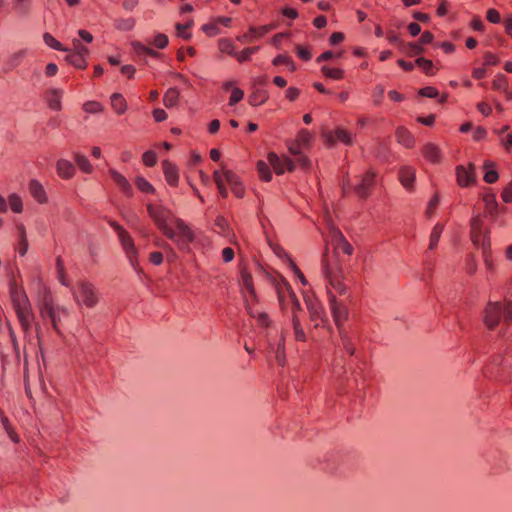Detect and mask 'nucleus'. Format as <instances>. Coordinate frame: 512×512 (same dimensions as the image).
Returning a JSON list of instances; mask_svg holds the SVG:
<instances>
[{
  "instance_id": "f257e3e1",
  "label": "nucleus",
  "mask_w": 512,
  "mask_h": 512,
  "mask_svg": "<svg viewBox=\"0 0 512 512\" xmlns=\"http://www.w3.org/2000/svg\"><path fill=\"white\" fill-rule=\"evenodd\" d=\"M146 209L157 229L167 239L173 241L180 251L190 250L196 235L183 219L175 217L170 209L162 205L148 203Z\"/></svg>"
},
{
  "instance_id": "f03ea898",
  "label": "nucleus",
  "mask_w": 512,
  "mask_h": 512,
  "mask_svg": "<svg viewBox=\"0 0 512 512\" xmlns=\"http://www.w3.org/2000/svg\"><path fill=\"white\" fill-rule=\"evenodd\" d=\"M10 299L23 332L29 334L35 316L25 291L18 289L16 285L11 286Z\"/></svg>"
},
{
  "instance_id": "7ed1b4c3",
  "label": "nucleus",
  "mask_w": 512,
  "mask_h": 512,
  "mask_svg": "<svg viewBox=\"0 0 512 512\" xmlns=\"http://www.w3.org/2000/svg\"><path fill=\"white\" fill-rule=\"evenodd\" d=\"M501 319H503V323L507 327L512 325V301H489L483 310V323L485 327L493 331L499 325Z\"/></svg>"
},
{
  "instance_id": "20e7f679",
  "label": "nucleus",
  "mask_w": 512,
  "mask_h": 512,
  "mask_svg": "<svg viewBox=\"0 0 512 512\" xmlns=\"http://www.w3.org/2000/svg\"><path fill=\"white\" fill-rule=\"evenodd\" d=\"M377 172L373 168L367 169L359 176V183L352 184L349 177L342 180V190L345 195L354 193L360 200L368 199L376 184Z\"/></svg>"
},
{
  "instance_id": "39448f33",
  "label": "nucleus",
  "mask_w": 512,
  "mask_h": 512,
  "mask_svg": "<svg viewBox=\"0 0 512 512\" xmlns=\"http://www.w3.org/2000/svg\"><path fill=\"white\" fill-rule=\"evenodd\" d=\"M239 285L242 293L247 292V295L243 294L244 307L247 313L251 317H255L254 306L260 302V297L256 291L253 276L248 269V264L244 261L239 263Z\"/></svg>"
},
{
  "instance_id": "423d86ee",
  "label": "nucleus",
  "mask_w": 512,
  "mask_h": 512,
  "mask_svg": "<svg viewBox=\"0 0 512 512\" xmlns=\"http://www.w3.org/2000/svg\"><path fill=\"white\" fill-rule=\"evenodd\" d=\"M484 221L480 215L474 216L470 221V238L472 243L482 249L485 262L491 256V242L488 232H483Z\"/></svg>"
},
{
  "instance_id": "0eeeda50",
  "label": "nucleus",
  "mask_w": 512,
  "mask_h": 512,
  "mask_svg": "<svg viewBox=\"0 0 512 512\" xmlns=\"http://www.w3.org/2000/svg\"><path fill=\"white\" fill-rule=\"evenodd\" d=\"M120 244L126 257L128 258L131 266L138 272H143L139 265V251L135 246L134 240L127 230L122 231L118 234Z\"/></svg>"
},
{
  "instance_id": "6e6552de",
  "label": "nucleus",
  "mask_w": 512,
  "mask_h": 512,
  "mask_svg": "<svg viewBox=\"0 0 512 512\" xmlns=\"http://www.w3.org/2000/svg\"><path fill=\"white\" fill-rule=\"evenodd\" d=\"M38 308L40 316L43 319H50L54 316V314L62 311L65 312V309H60L54 303V299L52 293L49 289L45 288L40 294V299L38 302Z\"/></svg>"
},
{
  "instance_id": "1a4fd4ad",
  "label": "nucleus",
  "mask_w": 512,
  "mask_h": 512,
  "mask_svg": "<svg viewBox=\"0 0 512 512\" xmlns=\"http://www.w3.org/2000/svg\"><path fill=\"white\" fill-rule=\"evenodd\" d=\"M38 308L40 316L43 319H50L54 316V314L62 311L65 312V309H60L54 303V299L52 293L49 289L45 288L40 294V299L38 302Z\"/></svg>"
},
{
  "instance_id": "9d476101",
  "label": "nucleus",
  "mask_w": 512,
  "mask_h": 512,
  "mask_svg": "<svg viewBox=\"0 0 512 512\" xmlns=\"http://www.w3.org/2000/svg\"><path fill=\"white\" fill-rule=\"evenodd\" d=\"M328 301L335 325L338 330H341L344 322L348 319L349 311L342 302L337 300L336 296L331 291H328Z\"/></svg>"
},
{
  "instance_id": "9b49d317",
  "label": "nucleus",
  "mask_w": 512,
  "mask_h": 512,
  "mask_svg": "<svg viewBox=\"0 0 512 512\" xmlns=\"http://www.w3.org/2000/svg\"><path fill=\"white\" fill-rule=\"evenodd\" d=\"M325 144L328 147H333L337 142L350 146L353 144V137L351 133L341 127H337L334 131H328L322 134Z\"/></svg>"
},
{
  "instance_id": "f8f14e48",
  "label": "nucleus",
  "mask_w": 512,
  "mask_h": 512,
  "mask_svg": "<svg viewBox=\"0 0 512 512\" xmlns=\"http://www.w3.org/2000/svg\"><path fill=\"white\" fill-rule=\"evenodd\" d=\"M455 173L457 184L460 187H469L476 182L475 165L471 162L467 167L463 165L456 166Z\"/></svg>"
},
{
  "instance_id": "ddd939ff",
  "label": "nucleus",
  "mask_w": 512,
  "mask_h": 512,
  "mask_svg": "<svg viewBox=\"0 0 512 512\" xmlns=\"http://www.w3.org/2000/svg\"><path fill=\"white\" fill-rule=\"evenodd\" d=\"M76 297L80 298L88 308L95 306L98 302L95 288L90 282L83 281L78 284Z\"/></svg>"
},
{
  "instance_id": "4468645a",
  "label": "nucleus",
  "mask_w": 512,
  "mask_h": 512,
  "mask_svg": "<svg viewBox=\"0 0 512 512\" xmlns=\"http://www.w3.org/2000/svg\"><path fill=\"white\" fill-rule=\"evenodd\" d=\"M223 176L226 183L230 186L233 195L239 199L243 198L245 196L246 189L240 176L225 167H223Z\"/></svg>"
},
{
  "instance_id": "2eb2a0df",
  "label": "nucleus",
  "mask_w": 512,
  "mask_h": 512,
  "mask_svg": "<svg viewBox=\"0 0 512 512\" xmlns=\"http://www.w3.org/2000/svg\"><path fill=\"white\" fill-rule=\"evenodd\" d=\"M275 28L276 26L274 24L262 25L259 27L251 26L246 33L237 36L236 40L241 43H252L257 39L264 37L267 33Z\"/></svg>"
},
{
  "instance_id": "dca6fc26",
  "label": "nucleus",
  "mask_w": 512,
  "mask_h": 512,
  "mask_svg": "<svg viewBox=\"0 0 512 512\" xmlns=\"http://www.w3.org/2000/svg\"><path fill=\"white\" fill-rule=\"evenodd\" d=\"M307 309L311 322L317 328L319 326L325 327L328 324V318L326 316L323 306L319 302L310 301L307 303Z\"/></svg>"
},
{
  "instance_id": "f3484780",
  "label": "nucleus",
  "mask_w": 512,
  "mask_h": 512,
  "mask_svg": "<svg viewBox=\"0 0 512 512\" xmlns=\"http://www.w3.org/2000/svg\"><path fill=\"white\" fill-rule=\"evenodd\" d=\"M162 169L167 184L171 187H177L179 183V170L176 164L165 159L162 161Z\"/></svg>"
},
{
  "instance_id": "a211bd4d",
  "label": "nucleus",
  "mask_w": 512,
  "mask_h": 512,
  "mask_svg": "<svg viewBox=\"0 0 512 512\" xmlns=\"http://www.w3.org/2000/svg\"><path fill=\"white\" fill-rule=\"evenodd\" d=\"M399 181L403 187L408 191L414 190V183L416 179L415 169L411 166H403L398 172Z\"/></svg>"
},
{
  "instance_id": "6ab92c4d",
  "label": "nucleus",
  "mask_w": 512,
  "mask_h": 512,
  "mask_svg": "<svg viewBox=\"0 0 512 512\" xmlns=\"http://www.w3.org/2000/svg\"><path fill=\"white\" fill-rule=\"evenodd\" d=\"M421 153L423 157L429 161L432 164H438L441 162L442 159V153L440 148L434 144V143H427L425 144L422 149Z\"/></svg>"
},
{
  "instance_id": "aec40b11",
  "label": "nucleus",
  "mask_w": 512,
  "mask_h": 512,
  "mask_svg": "<svg viewBox=\"0 0 512 512\" xmlns=\"http://www.w3.org/2000/svg\"><path fill=\"white\" fill-rule=\"evenodd\" d=\"M31 196L39 203L45 204L48 202V196L43 185L36 179H32L28 185Z\"/></svg>"
},
{
  "instance_id": "412c9836",
  "label": "nucleus",
  "mask_w": 512,
  "mask_h": 512,
  "mask_svg": "<svg viewBox=\"0 0 512 512\" xmlns=\"http://www.w3.org/2000/svg\"><path fill=\"white\" fill-rule=\"evenodd\" d=\"M111 178L115 182V184L119 187V189L128 197L133 195V189L129 181L126 179L124 175L121 173L112 170L110 172Z\"/></svg>"
},
{
  "instance_id": "4be33fe9",
  "label": "nucleus",
  "mask_w": 512,
  "mask_h": 512,
  "mask_svg": "<svg viewBox=\"0 0 512 512\" xmlns=\"http://www.w3.org/2000/svg\"><path fill=\"white\" fill-rule=\"evenodd\" d=\"M268 99L269 94L266 90L254 87L248 96V103L253 107H257L264 104Z\"/></svg>"
},
{
  "instance_id": "5701e85b",
  "label": "nucleus",
  "mask_w": 512,
  "mask_h": 512,
  "mask_svg": "<svg viewBox=\"0 0 512 512\" xmlns=\"http://www.w3.org/2000/svg\"><path fill=\"white\" fill-rule=\"evenodd\" d=\"M397 141L407 148H412L415 144V138L411 132L404 126H400L395 132Z\"/></svg>"
},
{
  "instance_id": "b1692460",
  "label": "nucleus",
  "mask_w": 512,
  "mask_h": 512,
  "mask_svg": "<svg viewBox=\"0 0 512 512\" xmlns=\"http://www.w3.org/2000/svg\"><path fill=\"white\" fill-rule=\"evenodd\" d=\"M0 422H1L4 430L6 431L8 437L14 443H16V444L19 443L20 442V437H19L18 433L16 432V430L12 426L10 420L8 419V417L6 416V414L4 413V411L2 409H0Z\"/></svg>"
},
{
  "instance_id": "393cba45",
  "label": "nucleus",
  "mask_w": 512,
  "mask_h": 512,
  "mask_svg": "<svg viewBox=\"0 0 512 512\" xmlns=\"http://www.w3.org/2000/svg\"><path fill=\"white\" fill-rule=\"evenodd\" d=\"M334 248L337 252H341L348 256H351L354 251L353 246L349 243V241L340 231L338 232V235L335 239Z\"/></svg>"
},
{
  "instance_id": "a878e982",
  "label": "nucleus",
  "mask_w": 512,
  "mask_h": 512,
  "mask_svg": "<svg viewBox=\"0 0 512 512\" xmlns=\"http://www.w3.org/2000/svg\"><path fill=\"white\" fill-rule=\"evenodd\" d=\"M57 173L61 178L69 179L73 177L75 167L70 161L61 159L57 162Z\"/></svg>"
},
{
  "instance_id": "bb28decb",
  "label": "nucleus",
  "mask_w": 512,
  "mask_h": 512,
  "mask_svg": "<svg viewBox=\"0 0 512 512\" xmlns=\"http://www.w3.org/2000/svg\"><path fill=\"white\" fill-rule=\"evenodd\" d=\"M111 106L118 115L124 114L127 110V102L120 93L111 95Z\"/></svg>"
},
{
  "instance_id": "cd10ccee",
  "label": "nucleus",
  "mask_w": 512,
  "mask_h": 512,
  "mask_svg": "<svg viewBox=\"0 0 512 512\" xmlns=\"http://www.w3.org/2000/svg\"><path fill=\"white\" fill-rule=\"evenodd\" d=\"M267 160L277 175H281L285 172L284 158L281 159L275 152H269Z\"/></svg>"
},
{
  "instance_id": "c85d7f7f",
  "label": "nucleus",
  "mask_w": 512,
  "mask_h": 512,
  "mask_svg": "<svg viewBox=\"0 0 512 512\" xmlns=\"http://www.w3.org/2000/svg\"><path fill=\"white\" fill-rule=\"evenodd\" d=\"M213 180L217 186V190L220 196L224 199L228 197V190L225 186V178L223 176V168L221 170H215L213 172Z\"/></svg>"
},
{
  "instance_id": "c756f323",
  "label": "nucleus",
  "mask_w": 512,
  "mask_h": 512,
  "mask_svg": "<svg viewBox=\"0 0 512 512\" xmlns=\"http://www.w3.org/2000/svg\"><path fill=\"white\" fill-rule=\"evenodd\" d=\"M180 92L177 88H169L163 96V104L167 108L175 107L179 101Z\"/></svg>"
},
{
  "instance_id": "7c9ffc66",
  "label": "nucleus",
  "mask_w": 512,
  "mask_h": 512,
  "mask_svg": "<svg viewBox=\"0 0 512 512\" xmlns=\"http://www.w3.org/2000/svg\"><path fill=\"white\" fill-rule=\"evenodd\" d=\"M270 166L271 165L269 164V162L266 163L263 160H258L257 161L256 169H257L258 176H259L260 180H262L264 182H270L271 181V179H272V172H271Z\"/></svg>"
},
{
  "instance_id": "2f4dec72",
  "label": "nucleus",
  "mask_w": 512,
  "mask_h": 512,
  "mask_svg": "<svg viewBox=\"0 0 512 512\" xmlns=\"http://www.w3.org/2000/svg\"><path fill=\"white\" fill-rule=\"evenodd\" d=\"M65 60L77 69L84 70L88 66L86 58H84L81 54H76L74 52H70L65 57Z\"/></svg>"
},
{
  "instance_id": "473e14b6",
  "label": "nucleus",
  "mask_w": 512,
  "mask_h": 512,
  "mask_svg": "<svg viewBox=\"0 0 512 512\" xmlns=\"http://www.w3.org/2000/svg\"><path fill=\"white\" fill-rule=\"evenodd\" d=\"M485 174L483 176V180L488 184L495 183L498 178L499 174L495 170V164L493 162L486 161L484 164Z\"/></svg>"
},
{
  "instance_id": "72a5a7b5",
  "label": "nucleus",
  "mask_w": 512,
  "mask_h": 512,
  "mask_svg": "<svg viewBox=\"0 0 512 512\" xmlns=\"http://www.w3.org/2000/svg\"><path fill=\"white\" fill-rule=\"evenodd\" d=\"M18 230H19V243H18L17 250L21 256H25L28 251L29 243H28V240L26 237V230H25L24 225L20 224L18 226Z\"/></svg>"
},
{
  "instance_id": "f704fd0d",
  "label": "nucleus",
  "mask_w": 512,
  "mask_h": 512,
  "mask_svg": "<svg viewBox=\"0 0 512 512\" xmlns=\"http://www.w3.org/2000/svg\"><path fill=\"white\" fill-rule=\"evenodd\" d=\"M292 324H293L295 339L300 342H305L307 340V337H306L304 329L300 323L298 315L295 312L293 313V316H292Z\"/></svg>"
},
{
  "instance_id": "c9c22d12",
  "label": "nucleus",
  "mask_w": 512,
  "mask_h": 512,
  "mask_svg": "<svg viewBox=\"0 0 512 512\" xmlns=\"http://www.w3.org/2000/svg\"><path fill=\"white\" fill-rule=\"evenodd\" d=\"M259 50V46L247 47L240 52H235L233 56L239 63L248 62L251 60V56Z\"/></svg>"
},
{
  "instance_id": "e433bc0d",
  "label": "nucleus",
  "mask_w": 512,
  "mask_h": 512,
  "mask_svg": "<svg viewBox=\"0 0 512 512\" xmlns=\"http://www.w3.org/2000/svg\"><path fill=\"white\" fill-rule=\"evenodd\" d=\"M218 48L221 53H225L229 56L235 55V46L233 41L230 38H220L218 40Z\"/></svg>"
},
{
  "instance_id": "4c0bfd02",
  "label": "nucleus",
  "mask_w": 512,
  "mask_h": 512,
  "mask_svg": "<svg viewBox=\"0 0 512 512\" xmlns=\"http://www.w3.org/2000/svg\"><path fill=\"white\" fill-rule=\"evenodd\" d=\"M51 96L47 99L48 107L54 111H60L62 108L60 91L53 89L50 91Z\"/></svg>"
},
{
  "instance_id": "58836bf2",
  "label": "nucleus",
  "mask_w": 512,
  "mask_h": 512,
  "mask_svg": "<svg viewBox=\"0 0 512 512\" xmlns=\"http://www.w3.org/2000/svg\"><path fill=\"white\" fill-rule=\"evenodd\" d=\"M508 86H509V84H508L507 77L504 74H500V73L494 77L492 84H491V87L493 90L502 91V92H507Z\"/></svg>"
},
{
  "instance_id": "ea45409f",
  "label": "nucleus",
  "mask_w": 512,
  "mask_h": 512,
  "mask_svg": "<svg viewBox=\"0 0 512 512\" xmlns=\"http://www.w3.org/2000/svg\"><path fill=\"white\" fill-rule=\"evenodd\" d=\"M322 74L333 80H342L345 76L344 70L340 68H331L328 66H322L321 68Z\"/></svg>"
},
{
  "instance_id": "a19ab883",
  "label": "nucleus",
  "mask_w": 512,
  "mask_h": 512,
  "mask_svg": "<svg viewBox=\"0 0 512 512\" xmlns=\"http://www.w3.org/2000/svg\"><path fill=\"white\" fill-rule=\"evenodd\" d=\"M483 201L485 202L486 210L490 214V216L497 215L498 203L496 201V197L494 194H486L483 196Z\"/></svg>"
},
{
  "instance_id": "79ce46f5",
  "label": "nucleus",
  "mask_w": 512,
  "mask_h": 512,
  "mask_svg": "<svg viewBox=\"0 0 512 512\" xmlns=\"http://www.w3.org/2000/svg\"><path fill=\"white\" fill-rule=\"evenodd\" d=\"M415 64L416 66H418L420 69L423 70V72L426 74V75H434L435 74V71H434V64L431 60L429 59H426L424 57H418L416 60H415Z\"/></svg>"
},
{
  "instance_id": "37998d69",
  "label": "nucleus",
  "mask_w": 512,
  "mask_h": 512,
  "mask_svg": "<svg viewBox=\"0 0 512 512\" xmlns=\"http://www.w3.org/2000/svg\"><path fill=\"white\" fill-rule=\"evenodd\" d=\"M135 185H136L137 189L143 193H146V194H154L155 193V188L143 176L136 177Z\"/></svg>"
},
{
  "instance_id": "c03bdc74",
  "label": "nucleus",
  "mask_w": 512,
  "mask_h": 512,
  "mask_svg": "<svg viewBox=\"0 0 512 512\" xmlns=\"http://www.w3.org/2000/svg\"><path fill=\"white\" fill-rule=\"evenodd\" d=\"M444 226L440 223H437L434 228L432 229L431 235H430V243H429V249L433 250L437 247L439 239L441 237V234L443 232Z\"/></svg>"
},
{
  "instance_id": "a18cd8bd",
  "label": "nucleus",
  "mask_w": 512,
  "mask_h": 512,
  "mask_svg": "<svg viewBox=\"0 0 512 512\" xmlns=\"http://www.w3.org/2000/svg\"><path fill=\"white\" fill-rule=\"evenodd\" d=\"M75 162L81 171L88 174L92 173L93 166L86 156L75 154Z\"/></svg>"
},
{
  "instance_id": "49530a36",
  "label": "nucleus",
  "mask_w": 512,
  "mask_h": 512,
  "mask_svg": "<svg viewBox=\"0 0 512 512\" xmlns=\"http://www.w3.org/2000/svg\"><path fill=\"white\" fill-rule=\"evenodd\" d=\"M43 40L47 46H49L57 51H68V49L66 47H64L61 42H59L55 37H53L48 32H45L43 34Z\"/></svg>"
},
{
  "instance_id": "de8ad7c7",
  "label": "nucleus",
  "mask_w": 512,
  "mask_h": 512,
  "mask_svg": "<svg viewBox=\"0 0 512 512\" xmlns=\"http://www.w3.org/2000/svg\"><path fill=\"white\" fill-rule=\"evenodd\" d=\"M313 139L312 133H310L307 129H301L296 136L295 141L298 142L303 148H308Z\"/></svg>"
},
{
  "instance_id": "09e8293b",
  "label": "nucleus",
  "mask_w": 512,
  "mask_h": 512,
  "mask_svg": "<svg viewBox=\"0 0 512 512\" xmlns=\"http://www.w3.org/2000/svg\"><path fill=\"white\" fill-rule=\"evenodd\" d=\"M134 48L138 54H145L152 58H160L162 56V54L160 52L153 50L152 48H149L140 42H137L136 44H134Z\"/></svg>"
},
{
  "instance_id": "8fccbe9b",
  "label": "nucleus",
  "mask_w": 512,
  "mask_h": 512,
  "mask_svg": "<svg viewBox=\"0 0 512 512\" xmlns=\"http://www.w3.org/2000/svg\"><path fill=\"white\" fill-rule=\"evenodd\" d=\"M8 203H9L10 209L14 213H21L23 211V203H22V199L19 195L11 194L8 197Z\"/></svg>"
},
{
  "instance_id": "3c124183",
  "label": "nucleus",
  "mask_w": 512,
  "mask_h": 512,
  "mask_svg": "<svg viewBox=\"0 0 512 512\" xmlns=\"http://www.w3.org/2000/svg\"><path fill=\"white\" fill-rule=\"evenodd\" d=\"M193 23H194V22H193V20H192V19H190V20H189L187 23H185V24L177 23V24L175 25V29H176V32H177V33H176V34H177V36H178V37H180V38H182V39H184V40H186V41L190 40V39H191V37H192V34H191V33H182V30H187V29L191 28V27L193 26Z\"/></svg>"
},
{
  "instance_id": "603ef678",
  "label": "nucleus",
  "mask_w": 512,
  "mask_h": 512,
  "mask_svg": "<svg viewBox=\"0 0 512 512\" xmlns=\"http://www.w3.org/2000/svg\"><path fill=\"white\" fill-rule=\"evenodd\" d=\"M272 64L274 66H279V65H286V66H290V70L291 71H294L295 70V65H294V62L292 60V58L288 55H283V54H279L277 55L273 61H272Z\"/></svg>"
},
{
  "instance_id": "864d4df0",
  "label": "nucleus",
  "mask_w": 512,
  "mask_h": 512,
  "mask_svg": "<svg viewBox=\"0 0 512 512\" xmlns=\"http://www.w3.org/2000/svg\"><path fill=\"white\" fill-rule=\"evenodd\" d=\"M338 331H339L344 349L346 350V352L349 355H353L355 353V347H354V344H353L351 338L348 337V335L344 332L343 328H341V330H338Z\"/></svg>"
},
{
  "instance_id": "5fc2aeb1",
  "label": "nucleus",
  "mask_w": 512,
  "mask_h": 512,
  "mask_svg": "<svg viewBox=\"0 0 512 512\" xmlns=\"http://www.w3.org/2000/svg\"><path fill=\"white\" fill-rule=\"evenodd\" d=\"M142 162L147 167H153L157 164V154L153 150H148L142 155Z\"/></svg>"
},
{
  "instance_id": "6e6d98bb",
  "label": "nucleus",
  "mask_w": 512,
  "mask_h": 512,
  "mask_svg": "<svg viewBox=\"0 0 512 512\" xmlns=\"http://www.w3.org/2000/svg\"><path fill=\"white\" fill-rule=\"evenodd\" d=\"M294 161H295L296 167L298 166L304 170L309 169L311 166L310 159L303 152L296 155Z\"/></svg>"
},
{
  "instance_id": "4d7b16f0",
  "label": "nucleus",
  "mask_w": 512,
  "mask_h": 512,
  "mask_svg": "<svg viewBox=\"0 0 512 512\" xmlns=\"http://www.w3.org/2000/svg\"><path fill=\"white\" fill-rule=\"evenodd\" d=\"M135 26V20L133 18L120 19L115 23V27L119 30H131Z\"/></svg>"
},
{
  "instance_id": "13d9d810",
  "label": "nucleus",
  "mask_w": 512,
  "mask_h": 512,
  "mask_svg": "<svg viewBox=\"0 0 512 512\" xmlns=\"http://www.w3.org/2000/svg\"><path fill=\"white\" fill-rule=\"evenodd\" d=\"M255 317L257 319V324L261 327L268 328L271 324V320L269 315L266 312H256L254 310Z\"/></svg>"
},
{
  "instance_id": "bf43d9fd",
  "label": "nucleus",
  "mask_w": 512,
  "mask_h": 512,
  "mask_svg": "<svg viewBox=\"0 0 512 512\" xmlns=\"http://www.w3.org/2000/svg\"><path fill=\"white\" fill-rule=\"evenodd\" d=\"M169 40L166 34L158 33L155 35L153 45L158 49H164L168 46Z\"/></svg>"
},
{
  "instance_id": "052dcab7",
  "label": "nucleus",
  "mask_w": 512,
  "mask_h": 512,
  "mask_svg": "<svg viewBox=\"0 0 512 512\" xmlns=\"http://www.w3.org/2000/svg\"><path fill=\"white\" fill-rule=\"evenodd\" d=\"M418 95L427 98H436L439 96V91L432 86H426L418 90Z\"/></svg>"
},
{
  "instance_id": "680f3d73",
  "label": "nucleus",
  "mask_w": 512,
  "mask_h": 512,
  "mask_svg": "<svg viewBox=\"0 0 512 512\" xmlns=\"http://www.w3.org/2000/svg\"><path fill=\"white\" fill-rule=\"evenodd\" d=\"M202 30L209 37L216 36L220 33V29L215 21L213 23L204 24Z\"/></svg>"
},
{
  "instance_id": "e2e57ef3",
  "label": "nucleus",
  "mask_w": 512,
  "mask_h": 512,
  "mask_svg": "<svg viewBox=\"0 0 512 512\" xmlns=\"http://www.w3.org/2000/svg\"><path fill=\"white\" fill-rule=\"evenodd\" d=\"M244 97V91L240 88H234L231 92V96L229 98V105L234 106L239 103Z\"/></svg>"
},
{
  "instance_id": "0e129e2a",
  "label": "nucleus",
  "mask_w": 512,
  "mask_h": 512,
  "mask_svg": "<svg viewBox=\"0 0 512 512\" xmlns=\"http://www.w3.org/2000/svg\"><path fill=\"white\" fill-rule=\"evenodd\" d=\"M385 89L382 85H377L373 91L372 97L373 102L376 106H379L384 98Z\"/></svg>"
},
{
  "instance_id": "69168bd1",
  "label": "nucleus",
  "mask_w": 512,
  "mask_h": 512,
  "mask_svg": "<svg viewBox=\"0 0 512 512\" xmlns=\"http://www.w3.org/2000/svg\"><path fill=\"white\" fill-rule=\"evenodd\" d=\"M214 225L220 229L221 233L226 234L229 230V223L224 216H217Z\"/></svg>"
},
{
  "instance_id": "338daca9",
  "label": "nucleus",
  "mask_w": 512,
  "mask_h": 512,
  "mask_svg": "<svg viewBox=\"0 0 512 512\" xmlns=\"http://www.w3.org/2000/svg\"><path fill=\"white\" fill-rule=\"evenodd\" d=\"M486 19L493 24H498L501 22V16L497 9L490 8L486 12Z\"/></svg>"
},
{
  "instance_id": "774afa93",
  "label": "nucleus",
  "mask_w": 512,
  "mask_h": 512,
  "mask_svg": "<svg viewBox=\"0 0 512 512\" xmlns=\"http://www.w3.org/2000/svg\"><path fill=\"white\" fill-rule=\"evenodd\" d=\"M501 198L505 203L512 202V182H510L506 187L503 188L501 192Z\"/></svg>"
}]
</instances>
